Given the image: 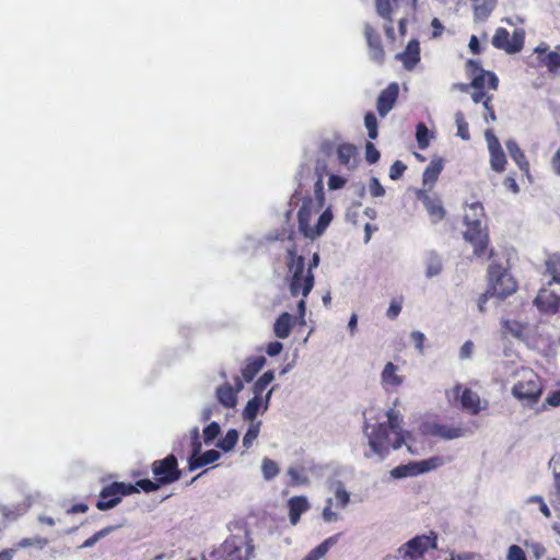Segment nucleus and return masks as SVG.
I'll return each instance as SVG.
<instances>
[{"mask_svg":"<svg viewBox=\"0 0 560 560\" xmlns=\"http://www.w3.org/2000/svg\"><path fill=\"white\" fill-rule=\"evenodd\" d=\"M410 338L412 339V341L415 342V347L416 349L422 353L423 352V342L425 340V336L423 332L419 331V330H413L411 331L410 334Z\"/></svg>","mask_w":560,"mask_h":560,"instance_id":"obj_62","label":"nucleus"},{"mask_svg":"<svg viewBox=\"0 0 560 560\" xmlns=\"http://www.w3.org/2000/svg\"><path fill=\"white\" fill-rule=\"evenodd\" d=\"M472 81L470 83L471 88L475 90H483L486 85H488L492 90H497L499 85V79L492 71L480 70L477 73H471Z\"/></svg>","mask_w":560,"mask_h":560,"instance_id":"obj_27","label":"nucleus"},{"mask_svg":"<svg viewBox=\"0 0 560 560\" xmlns=\"http://www.w3.org/2000/svg\"><path fill=\"white\" fill-rule=\"evenodd\" d=\"M298 316H295L296 324L300 326H304L306 324L305 314H306V302L304 299H301L296 304Z\"/></svg>","mask_w":560,"mask_h":560,"instance_id":"obj_59","label":"nucleus"},{"mask_svg":"<svg viewBox=\"0 0 560 560\" xmlns=\"http://www.w3.org/2000/svg\"><path fill=\"white\" fill-rule=\"evenodd\" d=\"M32 505V502L30 500H27V502L23 503V504H20L16 506V511H12L10 508L8 506H2L0 509V512L1 514L5 517V518H10V520H15L18 516L24 514L28 508Z\"/></svg>","mask_w":560,"mask_h":560,"instance_id":"obj_46","label":"nucleus"},{"mask_svg":"<svg viewBox=\"0 0 560 560\" xmlns=\"http://www.w3.org/2000/svg\"><path fill=\"white\" fill-rule=\"evenodd\" d=\"M541 62L551 73L560 74V54L549 51L544 56V58H541Z\"/></svg>","mask_w":560,"mask_h":560,"instance_id":"obj_41","label":"nucleus"},{"mask_svg":"<svg viewBox=\"0 0 560 560\" xmlns=\"http://www.w3.org/2000/svg\"><path fill=\"white\" fill-rule=\"evenodd\" d=\"M325 194L315 195L314 198H306L298 212L299 230L307 238L315 240L320 236L332 220L330 208L324 210L315 225H311L312 218L319 213L324 207Z\"/></svg>","mask_w":560,"mask_h":560,"instance_id":"obj_2","label":"nucleus"},{"mask_svg":"<svg viewBox=\"0 0 560 560\" xmlns=\"http://www.w3.org/2000/svg\"><path fill=\"white\" fill-rule=\"evenodd\" d=\"M396 59L401 61L406 70H412L420 61V44L417 39L408 42L404 51L396 55Z\"/></svg>","mask_w":560,"mask_h":560,"instance_id":"obj_18","label":"nucleus"},{"mask_svg":"<svg viewBox=\"0 0 560 560\" xmlns=\"http://www.w3.org/2000/svg\"><path fill=\"white\" fill-rule=\"evenodd\" d=\"M380 152L372 142L365 144V160L369 164H375L380 160Z\"/></svg>","mask_w":560,"mask_h":560,"instance_id":"obj_55","label":"nucleus"},{"mask_svg":"<svg viewBox=\"0 0 560 560\" xmlns=\"http://www.w3.org/2000/svg\"><path fill=\"white\" fill-rule=\"evenodd\" d=\"M285 265L288 268L287 281L290 294L294 298H305L311 293L315 284V277L306 269L305 257L298 255L295 246L287 249Z\"/></svg>","mask_w":560,"mask_h":560,"instance_id":"obj_3","label":"nucleus"},{"mask_svg":"<svg viewBox=\"0 0 560 560\" xmlns=\"http://www.w3.org/2000/svg\"><path fill=\"white\" fill-rule=\"evenodd\" d=\"M462 407L468 410L471 415H478L481 410L486 409L488 402L485 401L481 406L480 397L477 393L469 388H465L460 395Z\"/></svg>","mask_w":560,"mask_h":560,"instance_id":"obj_22","label":"nucleus"},{"mask_svg":"<svg viewBox=\"0 0 560 560\" xmlns=\"http://www.w3.org/2000/svg\"><path fill=\"white\" fill-rule=\"evenodd\" d=\"M48 545V539L36 536L33 538H23L18 544V548H27V547H37L38 549H44Z\"/></svg>","mask_w":560,"mask_h":560,"instance_id":"obj_50","label":"nucleus"},{"mask_svg":"<svg viewBox=\"0 0 560 560\" xmlns=\"http://www.w3.org/2000/svg\"><path fill=\"white\" fill-rule=\"evenodd\" d=\"M376 12L385 20L392 21V5L389 0H375Z\"/></svg>","mask_w":560,"mask_h":560,"instance_id":"obj_53","label":"nucleus"},{"mask_svg":"<svg viewBox=\"0 0 560 560\" xmlns=\"http://www.w3.org/2000/svg\"><path fill=\"white\" fill-rule=\"evenodd\" d=\"M364 417L363 434L370 447V453H365L366 457L376 455L380 460H383L392 450H398L402 444H406L410 451L408 440L411 433L402 429V416L399 411L388 409L384 415L385 420L377 418L373 421L372 418L366 417V413Z\"/></svg>","mask_w":560,"mask_h":560,"instance_id":"obj_1","label":"nucleus"},{"mask_svg":"<svg viewBox=\"0 0 560 560\" xmlns=\"http://www.w3.org/2000/svg\"><path fill=\"white\" fill-rule=\"evenodd\" d=\"M133 486H136L137 492L139 491V489H141L142 491L149 493L159 490L162 483H160L156 479L155 481H152L150 479H141L138 480Z\"/></svg>","mask_w":560,"mask_h":560,"instance_id":"obj_52","label":"nucleus"},{"mask_svg":"<svg viewBox=\"0 0 560 560\" xmlns=\"http://www.w3.org/2000/svg\"><path fill=\"white\" fill-rule=\"evenodd\" d=\"M137 492L136 486L120 481H114L104 487L100 492V499L96 502V508L100 511H107L117 506L121 498Z\"/></svg>","mask_w":560,"mask_h":560,"instance_id":"obj_7","label":"nucleus"},{"mask_svg":"<svg viewBox=\"0 0 560 560\" xmlns=\"http://www.w3.org/2000/svg\"><path fill=\"white\" fill-rule=\"evenodd\" d=\"M283 350V345L280 341H271L266 346V353L269 357H276Z\"/></svg>","mask_w":560,"mask_h":560,"instance_id":"obj_64","label":"nucleus"},{"mask_svg":"<svg viewBox=\"0 0 560 560\" xmlns=\"http://www.w3.org/2000/svg\"><path fill=\"white\" fill-rule=\"evenodd\" d=\"M398 366L392 362H387L381 374V382L383 387L388 390L389 388L398 387L402 384L404 377L397 374Z\"/></svg>","mask_w":560,"mask_h":560,"instance_id":"obj_28","label":"nucleus"},{"mask_svg":"<svg viewBox=\"0 0 560 560\" xmlns=\"http://www.w3.org/2000/svg\"><path fill=\"white\" fill-rule=\"evenodd\" d=\"M444 162L443 159L439 156H434L430 164L425 167L423 175H422V182L423 186L428 187V189H431L435 182L438 180L439 175L443 171Z\"/></svg>","mask_w":560,"mask_h":560,"instance_id":"obj_26","label":"nucleus"},{"mask_svg":"<svg viewBox=\"0 0 560 560\" xmlns=\"http://www.w3.org/2000/svg\"><path fill=\"white\" fill-rule=\"evenodd\" d=\"M261 422H250L245 435L243 436V446L245 448L252 447L254 441L257 439L260 431Z\"/></svg>","mask_w":560,"mask_h":560,"instance_id":"obj_42","label":"nucleus"},{"mask_svg":"<svg viewBox=\"0 0 560 560\" xmlns=\"http://www.w3.org/2000/svg\"><path fill=\"white\" fill-rule=\"evenodd\" d=\"M525 42V32L522 28L515 30L512 37L506 28L498 27L492 36V45L494 48L513 55L523 49Z\"/></svg>","mask_w":560,"mask_h":560,"instance_id":"obj_9","label":"nucleus"},{"mask_svg":"<svg viewBox=\"0 0 560 560\" xmlns=\"http://www.w3.org/2000/svg\"><path fill=\"white\" fill-rule=\"evenodd\" d=\"M485 138L490 153L491 168L498 173L503 172L506 164V158L499 139L491 129L486 130Z\"/></svg>","mask_w":560,"mask_h":560,"instance_id":"obj_15","label":"nucleus"},{"mask_svg":"<svg viewBox=\"0 0 560 560\" xmlns=\"http://www.w3.org/2000/svg\"><path fill=\"white\" fill-rule=\"evenodd\" d=\"M506 150L511 156V159L517 164L521 171L526 174L529 173V163L523 152V150L518 147L517 142L513 139H509L505 142Z\"/></svg>","mask_w":560,"mask_h":560,"instance_id":"obj_31","label":"nucleus"},{"mask_svg":"<svg viewBox=\"0 0 560 560\" xmlns=\"http://www.w3.org/2000/svg\"><path fill=\"white\" fill-rule=\"evenodd\" d=\"M254 546L247 536H230L214 553L219 560H248Z\"/></svg>","mask_w":560,"mask_h":560,"instance_id":"obj_5","label":"nucleus"},{"mask_svg":"<svg viewBox=\"0 0 560 560\" xmlns=\"http://www.w3.org/2000/svg\"><path fill=\"white\" fill-rule=\"evenodd\" d=\"M340 535L341 534H336L326 538L322 544L312 549L302 560H319L338 542Z\"/></svg>","mask_w":560,"mask_h":560,"instance_id":"obj_34","label":"nucleus"},{"mask_svg":"<svg viewBox=\"0 0 560 560\" xmlns=\"http://www.w3.org/2000/svg\"><path fill=\"white\" fill-rule=\"evenodd\" d=\"M542 393L539 376L532 370H523L522 378L512 387V394L524 406L535 405Z\"/></svg>","mask_w":560,"mask_h":560,"instance_id":"obj_4","label":"nucleus"},{"mask_svg":"<svg viewBox=\"0 0 560 560\" xmlns=\"http://www.w3.org/2000/svg\"><path fill=\"white\" fill-rule=\"evenodd\" d=\"M315 173L317 176V180L314 185V194L319 195L325 194L324 191V177L326 175L329 176L330 168H329V161L326 158H318L315 162Z\"/></svg>","mask_w":560,"mask_h":560,"instance_id":"obj_32","label":"nucleus"},{"mask_svg":"<svg viewBox=\"0 0 560 560\" xmlns=\"http://www.w3.org/2000/svg\"><path fill=\"white\" fill-rule=\"evenodd\" d=\"M238 440V432L235 429H230L226 434L218 441L217 446L223 452H230L234 448Z\"/></svg>","mask_w":560,"mask_h":560,"instance_id":"obj_40","label":"nucleus"},{"mask_svg":"<svg viewBox=\"0 0 560 560\" xmlns=\"http://www.w3.org/2000/svg\"><path fill=\"white\" fill-rule=\"evenodd\" d=\"M275 381V372L271 370L266 371L253 384V397L261 398L262 394L268 389V386Z\"/></svg>","mask_w":560,"mask_h":560,"instance_id":"obj_38","label":"nucleus"},{"mask_svg":"<svg viewBox=\"0 0 560 560\" xmlns=\"http://www.w3.org/2000/svg\"><path fill=\"white\" fill-rule=\"evenodd\" d=\"M399 93V86L396 82L390 83L381 92L377 97V112L381 117H385L393 108Z\"/></svg>","mask_w":560,"mask_h":560,"instance_id":"obj_16","label":"nucleus"},{"mask_svg":"<svg viewBox=\"0 0 560 560\" xmlns=\"http://www.w3.org/2000/svg\"><path fill=\"white\" fill-rule=\"evenodd\" d=\"M534 304L540 312L552 314L560 310L559 287L550 285L539 290Z\"/></svg>","mask_w":560,"mask_h":560,"instance_id":"obj_14","label":"nucleus"},{"mask_svg":"<svg viewBox=\"0 0 560 560\" xmlns=\"http://www.w3.org/2000/svg\"><path fill=\"white\" fill-rule=\"evenodd\" d=\"M267 360L264 355H257L246 359L244 366L241 370L243 380L246 383L252 382L260 370L266 365Z\"/></svg>","mask_w":560,"mask_h":560,"instance_id":"obj_25","label":"nucleus"},{"mask_svg":"<svg viewBox=\"0 0 560 560\" xmlns=\"http://www.w3.org/2000/svg\"><path fill=\"white\" fill-rule=\"evenodd\" d=\"M406 170V165L401 161H395L389 168V177L393 180L399 179Z\"/></svg>","mask_w":560,"mask_h":560,"instance_id":"obj_57","label":"nucleus"},{"mask_svg":"<svg viewBox=\"0 0 560 560\" xmlns=\"http://www.w3.org/2000/svg\"><path fill=\"white\" fill-rule=\"evenodd\" d=\"M369 189L373 197H382L385 195V188L376 177L371 178Z\"/></svg>","mask_w":560,"mask_h":560,"instance_id":"obj_58","label":"nucleus"},{"mask_svg":"<svg viewBox=\"0 0 560 560\" xmlns=\"http://www.w3.org/2000/svg\"><path fill=\"white\" fill-rule=\"evenodd\" d=\"M549 468L553 475V490L550 492V501L552 504L560 506V454L551 457Z\"/></svg>","mask_w":560,"mask_h":560,"instance_id":"obj_30","label":"nucleus"},{"mask_svg":"<svg viewBox=\"0 0 560 560\" xmlns=\"http://www.w3.org/2000/svg\"><path fill=\"white\" fill-rule=\"evenodd\" d=\"M416 139L421 150H425L430 144V130L422 122L417 125Z\"/></svg>","mask_w":560,"mask_h":560,"instance_id":"obj_43","label":"nucleus"},{"mask_svg":"<svg viewBox=\"0 0 560 560\" xmlns=\"http://www.w3.org/2000/svg\"><path fill=\"white\" fill-rule=\"evenodd\" d=\"M444 460L441 456H433L428 459L419 462H410L405 465H399L390 470V477L394 479H402L407 477H415L424 472H429L441 467Z\"/></svg>","mask_w":560,"mask_h":560,"instance_id":"obj_8","label":"nucleus"},{"mask_svg":"<svg viewBox=\"0 0 560 560\" xmlns=\"http://www.w3.org/2000/svg\"><path fill=\"white\" fill-rule=\"evenodd\" d=\"M288 508L290 522L292 525H296L301 515L310 509V503L306 497L295 495L288 501Z\"/></svg>","mask_w":560,"mask_h":560,"instance_id":"obj_24","label":"nucleus"},{"mask_svg":"<svg viewBox=\"0 0 560 560\" xmlns=\"http://www.w3.org/2000/svg\"><path fill=\"white\" fill-rule=\"evenodd\" d=\"M346 179L339 175L336 174H329L328 178V188L330 190L340 189L345 186Z\"/></svg>","mask_w":560,"mask_h":560,"instance_id":"obj_61","label":"nucleus"},{"mask_svg":"<svg viewBox=\"0 0 560 560\" xmlns=\"http://www.w3.org/2000/svg\"><path fill=\"white\" fill-rule=\"evenodd\" d=\"M221 457V453L217 450H208L203 453H199L198 455H189L188 456V470L194 471L198 468H201L206 465L212 464L217 462Z\"/></svg>","mask_w":560,"mask_h":560,"instance_id":"obj_23","label":"nucleus"},{"mask_svg":"<svg viewBox=\"0 0 560 560\" xmlns=\"http://www.w3.org/2000/svg\"><path fill=\"white\" fill-rule=\"evenodd\" d=\"M221 432L220 424L215 421H212L209 423L203 430H202V438L203 442L207 445L212 444V442L218 438V435Z\"/></svg>","mask_w":560,"mask_h":560,"instance_id":"obj_45","label":"nucleus"},{"mask_svg":"<svg viewBox=\"0 0 560 560\" xmlns=\"http://www.w3.org/2000/svg\"><path fill=\"white\" fill-rule=\"evenodd\" d=\"M152 472L155 479L162 485H170L177 481L182 471L178 469V463L175 455L170 454L161 460L152 464Z\"/></svg>","mask_w":560,"mask_h":560,"instance_id":"obj_11","label":"nucleus"},{"mask_svg":"<svg viewBox=\"0 0 560 560\" xmlns=\"http://www.w3.org/2000/svg\"><path fill=\"white\" fill-rule=\"evenodd\" d=\"M364 36L369 46L370 58L376 62H382L384 59L382 40L377 32L369 23L364 25Z\"/></svg>","mask_w":560,"mask_h":560,"instance_id":"obj_17","label":"nucleus"},{"mask_svg":"<svg viewBox=\"0 0 560 560\" xmlns=\"http://www.w3.org/2000/svg\"><path fill=\"white\" fill-rule=\"evenodd\" d=\"M488 273L490 282L488 293H491V295L503 300L516 291L515 280L500 265H491Z\"/></svg>","mask_w":560,"mask_h":560,"instance_id":"obj_6","label":"nucleus"},{"mask_svg":"<svg viewBox=\"0 0 560 560\" xmlns=\"http://www.w3.org/2000/svg\"><path fill=\"white\" fill-rule=\"evenodd\" d=\"M357 148L350 143L339 144L337 148V159L343 167L348 171L353 170L357 166L355 160Z\"/></svg>","mask_w":560,"mask_h":560,"instance_id":"obj_29","label":"nucleus"},{"mask_svg":"<svg viewBox=\"0 0 560 560\" xmlns=\"http://www.w3.org/2000/svg\"><path fill=\"white\" fill-rule=\"evenodd\" d=\"M502 329L504 335H510L520 340L526 339L527 326L517 320H503Z\"/></svg>","mask_w":560,"mask_h":560,"instance_id":"obj_37","label":"nucleus"},{"mask_svg":"<svg viewBox=\"0 0 560 560\" xmlns=\"http://www.w3.org/2000/svg\"><path fill=\"white\" fill-rule=\"evenodd\" d=\"M364 125L365 128L368 129L369 138L375 140L378 136V130L377 119L373 113L370 112L364 116Z\"/></svg>","mask_w":560,"mask_h":560,"instance_id":"obj_51","label":"nucleus"},{"mask_svg":"<svg viewBox=\"0 0 560 560\" xmlns=\"http://www.w3.org/2000/svg\"><path fill=\"white\" fill-rule=\"evenodd\" d=\"M295 324V316L288 312L281 313L273 324L275 336L279 339H287L290 336L292 328Z\"/></svg>","mask_w":560,"mask_h":560,"instance_id":"obj_20","label":"nucleus"},{"mask_svg":"<svg viewBox=\"0 0 560 560\" xmlns=\"http://www.w3.org/2000/svg\"><path fill=\"white\" fill-rule=\"evenodd\" d=\"M546 269L551 277V280L548 283L550 285L559 287L560 290V255H550L546 260Z\"/></svg>","mask_w":560,"mask_h":560,"instance_id":"obj_36","label":"nucleus"},{"mask_svg":"<svg viewBox=\"0 0 560 560\" xmlns=\"http://www.w3.org/2000/svg\"><path fill=\"white\" fill-rule=\"evenodd\" d=\"M508 559L509 560H527L524 550L517 545H512L509 548Z\"/></svg>","mask_w":560,"mask_h":560,"instance_id":"obj_60","label":"nucleus"},{"mask_svg":"<svg viewBox=\"0 0 560 560\" xmlns=\"http://www.w3.org/2000/svg\"><path fill=\"white\" fill-rule=\"evenodd\" d=\"M189 444H190V455H198L201 452L202 443L200 441V431L198 427H194L189 431Z\"/></svg>","mask_w":560,"mask_h":560,"instance_id":"obj_49","label":"nucleus"},{"mask_svg":"<svg viewBox=\"0 0 560 560\" xmlns=\"http://www.w3.org/2000/svg\"><path fill=\"white\" fill-rule=\"evenodd\" d=\"M215 396L218 401L225 408H234L236 406L237 395L229 383L219 386L215 390Z\"/></svg>","mask_w":560,"mask_h":560,"instance_id":"obj_33","label":"nucleus"},{"mask_svg":"<svg viewBox=\"0 0 560 560\" xmlns=\"http://www.w3.org/2000/svg\"><path fill=\"white\" fill-rule=\"evenodd\" d=\"M288 475L292 485H304L307 482V477L303 475L298 468L290 467L288 469Z\"/></svg>","mask_w":560,"mask_h":560,"instance_id":"obj_56","label":"nucleus"},{"mask_svg":"<svg viewBox=\"0 0 560 560\" xmlns=\"http://www.w3.org/2000/svg\"><path fill=\"white\" fill-rule=\"evenodd\" d=\"M424 273L428 279L438 277L443 271V259L435 250H429L423 257Z\"/></svg>","mask_w":560,"mask_h":560,"instance_id":"obj_21","label":"nucleus"},{"mask_svg":"<svg viewBox=\"0 0 560 560\" xmlns=\"http://www.w3.org/2000/svg\"><path fill=\"white\" fill-rule=\"evenodd\" d=\"M471 2L477 21H486L497 4V0H471Z\"/></svg>","mask_w":560,"mask_h":560,"instance_id":"obj_35","label":"nucleus"},{"mask_svg":"<svg viewBox=\"0 0 560 560\" xmlns=\"http://www.w3.org/2000/svg\"><path fill=\"white\" fill-rule=\"evenodd\" d=\"M331 506H332V499L328 498L326 500V506L324 508L323 514H322L323 515V520L326 523H334V522H337L340 518L339 514L331 510Z\"/></svg>","mask_w":560,"mask_h":560,"instance_id":"obj_54","label":"nucleus"},{"mask_svg":"<svg viewBox=\"0 0 560 560\" xmlns=\"http://www.w3.org/2000/svg\"><path fill=\"white\" fill-rule=\"evenodd\" d=\"M262 412V400L258 397L250 398L243 409L242 417L245 421L255 422L257 415Z\"/></svg>","mask_w":560,"mask_h":560,"instance_id":"obj_39","label":"nucleus"},{"mask_svg":"<svg viewBox=\"0 0 560 560\" xmlns=\"http://www.w3.org/2000/svg\"><path fill=\"white\" fill-rule=\"evenodd\" d=\"M466 214H470L471 219H480L483 218V207L480 202H474L469 206V210Z\"/></svg>","mask_w":560,"mask_h":560,"instance_id":"obj_63","label":"nucleus"},{"mask_svg":"<svg viewBox=\"0 0 560 560\" xmlns=\"http://www.w3.org/2000/svg\"><path fill=\"white\" fill-rule=\"evenodd\" d=\"M335 498L337 501L336 504L340 509H345L348 505V503L350 502V494L340 481H338L336 485Z\"/></svg>","mask_w":560,"mask_h":560,"instance_id":"obj_48","label":"nucleus"},{"mask_svg":"<svg viewBox=\"0 0 560 560\" xmlns=\"http://www.w3.org/2000/svg\"><path fill=\"white\" fill-rule=\"evenodd\" d=\"M474 430L465 427L462 422L454 423H430L427 427V433L440 438L444 441L467 438L474 434Z\"/></svg>","mask_w":560,"mask_h":560,"instance_id":"obj_12","label":"nucleus"},{"mask_svg":"<svg viewBox=\"0 0 560 560\" xmlns=\"http://www.w3.org/2000/svg\"><path fill=\"white\" fill-rule=\"evenodd\" d=\"M261 471L265 480H271L279 474L278 464L266 457L261 463Z\"/></svg>","mask_w":560,"mask_h":560,"instance_id":"obj_44","label":"nucleus"},{"mask_svg":"<svg viewBox=\"0 0 560 560\" xmlns=\"http://www.w3.org/2000/svg\"><path fill=\"white\" fill-rule=\"evenodd\" d=\"M455 122L457 126V136L459 138H462L463 140H466V141L469 140L470 135H469V130H468V124L465 120V116L462 112H457L455 114Z\"/></svg>","mask_w":560,"mask_h":560,"instance_id":"obj_47","label":"nucleus"},{"mask_svg":"<svg viewBox=\"0 0 560 560\" xmlns=\"http://www.w3.org/2000/svg\"><path fill=\"white\" fill-rule=\"evenodd\" d=\"M418 199L423 202L424 208L429 212L433 223L441 221L445 217V210L439 198L431 197L423 191H419Z\"/></svg>","mask_w":560,"mask_h":560,"instance_id":"obj_19","label":"nucleus"},{"mask_svg":"<svg viewBox=\"0 0 560 560\" xmlns=\"http://www.w3.org/2000/svg\"><path fill=\"white\" fill-rule=\"evenodd\" d=\"M436 536H416L402 545L398 550L408 560H418L429 549H436Z\"/></svg>","mask_w":560,"mask_h":560,"instance_id":"obj_13","label":"nucleus"},{"mask_svg":"<svg viewBox=\"0 0 560 560\" xmlns=\"http://www.w3.org/2000/svg\"><path fill=\"white\" fill-rule=\"evenodd\" d=\"M465 222L467 230L464 233V238L474 246V254L480 257L488 245V234L485 231L482 220L471 219L470 214H465Z\"/></svg>","mask_w":560,"mask_h":560,"instance_id":"obj_10","label":"nucleus"}]
</instances>
